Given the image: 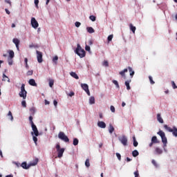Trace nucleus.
<instances>
[{
    "instance_id": "obj_13",
    "label": "nucleus",
    "mask_w": 177,
    "mask_h": 177,
    "mask_svg": "<svg viewBox=\"0 0 177 177\" xmlns=\"http://www.w3.org/2000/svg\"><path fill=\"white\" fill-rule=\"evenodd\" d=\"M12 41L15 44L17 50H19V45L20 44V40H19V39L15 38L12 39Z\"/></svg>"
},
{
    "instance_id": "obj_27",
    "label": "nucleus",
    "mask_w": 177,
    "mask_h": 177,
    "mask_svg": "<svg viewBox=\"0 0 177 177\" xmlns=\"http://www.w3.org/2000/svg\"><path fill=\"white\" fill-rule=\"evenodd\" d=\"M8 120H10V121H13V115L12 114V111H8Z\"/></svg>"
},
{
    "instance_id": "obj_63",
    "label": "nucleus",
    "mask_w": 177,
    "mask_h": 177,
    "mask_svg": "<svg viewBox=\"0 0 177 177\" xmlns=\"http://www.w3.org/2000/svg\"><path fill=\"white\" fill-rule=\"evenodd\" d=\"M93 41H92V40H90L88 41V45H93Z\"/></svg>"
},
{
    "instance_id": "obj_8",
    "label": "nucleus",
    "mask_w": 177,
    "mask_h": 177,
    "mask_svg": "<svg viewBox=\"0 0 177 177\" xmlns=\"http://www.w3.org/2000/svg\"><path fill=\"white\" fill-rule=\"evenodd\" d=\"M31 25L33 28H38V26H39L38 21H37V19H35L34 17L31 19Z\"/></svg>"
},
{
    "instance_id": "obj_60",
    "label": "nucleus",
    "mask_w": 177,
    "mask_h": 177,
    "mask_svg": "<svg viewBox=\"0 0 177 177\" xmlns=\"http://www.w3.org/2000/svg\"><path fill=\"white\" fill-rule=\"evenodd\" d=\"M24 62H25V64H28V59L25 58L24 59Z\"/></svg>"
},
{
    "instance_id": "obj_38",
    "label": "nucleus",
    "mask_w": 177,
    "mask_h": 177,
    "mask_svg": "<svg viewBox=\"0 0 177 177\" xmlns=\"http://www.w3.org/2000/svg\"><path fill=\"white\" fill-rule=\"evenodd\" d=\"M90 20H91V21H96V17H95L94 15H91L89 17Z\"/></svg>"
},
{
    "instance_id": "obj_55",
    "label": "nucleus",
    "mask_w": 177,
    "mask_h": 177,
    "mask_svg": "<svg viewBox=\"0 0 177 177\" xmlns=\"http://www.w3.org/2000/svg\"><path fill=\"white\" fill-rule=\"evenodd\" d=\"M75 27H80V26H81V24L80 22H78V21H76L75 23Z\"/></svg>"
},
{
    "instance_id": "obj_25",
    "label": "nucleus",
    "mask_w": 177,
    "mask_h": 177,
    "mask_svg": "<svg viewBox=\"0 0 177 177\" xmlns=\"http://www.w3.org/2000/svg\"><path fill=\"white\" fill-rule=\"evenodd\" d=\"M2 81H8V82H10V79L5 73L3 74V80Z\"/></svg>"
},
{
    "instance_id": "obj_32",
    "label": "nucleus",
    "mask_w": 177,
    "mask_h": 177,
    "mask_svg": "<svg viewBox=\"0 0 177 177\" xmlns=\"http://www.w3.org/2000/svg\"><path fill=\"white\" fill-rule=\"evenodd\" d=\"M79 142L80 141L78 140V138L73 139V146H78Z\"/></svg>"
},
{
    "instance_id": "obj_22",
    "label": "nucleus",
    "mask_w": 177,
    "mask_h": 177,
    "mask_svg": "<svg viewBox=\"0 0 177 177\" xmlns=\"http://www.w3.org/2000/svg\"><path fill=\"white\" fill-rule=\"evenodd\" d=\"M151 142L152 143H154V144L160 143V141H158V139H157V136H153L151 138Z\"/></svg>"
},
{
    "instance_id": "obj_43",
    "label": "nucleus",
    "mask_w": 177,
    "mask_h": 177,
    "mask_svg": "<svg viewBox=\"0 0 177 177\" xmlns=\"http://www.w3.org/2000/svg\"><path fill=\"white\" fill-rule=\"evenodd\" d=\"M110 110L112 113H115V108L114 107V106L111 105L110 107Z\"/></svg>"
},
{
    "instance_id": "obj_24",
    "label": "nucleus",
    "mask_w": 177,
    "mask_h": 177,
    "mask_svg": "<svg viewBox=\"0 0 177 177\" xmlns=\"http://www.w3.org/2000/svg\"><path fill=\"white\" fill-rule=\"evenodd\" d=\"M86 30L89 32V34H93V32H95V29H93V28L92 27H87Z\"/></svg>"
},
{
    "instance_id": "obj_3",
    "label": "nucleus",
    "mask_w": 177,
    "mask_h": 177,
    "mask_svg": "<svg viewBox=\"0 0 177 177\" xmlns=\"http://www.w3.org/2000/svg\"><path fill=\"white\" fill-rule=\"evenodd\" d=\"M158 135H159V136H160L164 147H167V143H168V140L167 139V137L165 136V133L164 131H162V130H160L158 132Z\"/></svg>"
},
{
    "instance_id": "obj_1",
    "label": "nucleus",
    "mask_w": 177,
    "mask_h": 177,
    "mask_svg": "<svg viewBox=\"0 0 177 177\" xmlns=\"http://www.w3.org/2000/svg\"><path fill=\"white\" fill-rule=\"evenodd\" d=\"M77 48L75 50V53L81 58L85 57L86 53L85 52V50L81 47V45L80 44H77Z\"/></svg>"
},
{
    "instance_id": "obj_20",
    "label": "nucleus",
    "mask_w": 177,
    "mask_h": 177,
    "mask_svg": "<svg viewBox=\"0 0 177 177\" xmlns=\"http://www.w3.org/2000/svg\"><path fill=\"white\" fill-rule=\"evenodd\" d=\"M29 84L32 86H37V83L35 82V80L34 79H30L29 80Z\"/></svg>"
},
{
    "instance_id": "obj_35",
    "label": "nucleus",
    "mask_w": 177,
    "mask_h": 177,
    "mask_svg": "<svg viewBox=\"0 0 177 177\" xmlns=\"http://www.w3.org/2000/svg\"><path fill=\"white\" fill-rule=\"evenodd\" d=\"M54 84H55V81L53 80H49V86H50V88H53Z\"/></svg>"
},
{
    "instance_id": "obj_31",
    "label": "nucleus",
    "mask_w": 177,
    "mask_h": 177,
    "mask_svg": "<svg viewBox=\"0 0 177 177\" xmlns=\"http://www.w3.org/2000/svg\"><path fill=\"white\" fill-rule=\"evenodd\" d=\"M9 57L10 59H13L15 57V52H13V50L9 51Z\"/></svg>"
},
{
    "instance_id": "obj_6",
    "label": "nucleus",
    "mask_w": 177,
    "mask_h": 177,
    "mask_svg": "<svg viewBox=\"0 0 177 177\" xmlns=\"http://www.w3.org/2000/svg\"><path fill=\"white\" fill-rule=\"evenodd\" d=\"M120 142L123 145V146H128V138L126 136H122L119 138Z\"/></svg>"
},
{
    "instance_id": "obj_52",
    "label": "nucleus",
    "mask_w": 177,
    "mask_h": 177,
    "mask_svg": "<svg viewBox=\"0 0 177 177\" xmlns=\"http://www.w3.org/2000/svg\"><path fill=\"white\" fill-rule=\"evenodd\" d=\"M135 177H139V171L136 170L134 172Z\"/></svg>"
},
{
    "instance_id": "obj_29",
    "label": "nucleus",
    "mask_w": 177,
    "mask_h": 177,
    "mask_svg": "<svg viewBox=\"0 0 177 177\" xmlns=\"http://www.w3.org/2000/svg\"><path fill=\"white\" fill-rule=\"evenodd\" d=\"M133 140L134 147H138V145H139V143L136 141V138L135 136L133 137Z\"/></svg>"
},
{
    "instance_id": "obj_64",
    "label": "nucleus",
    "mask_w": 177,
    "mask_h": 177,
    "mask_svg": "<svg viewBox=\"0 0 177 177\" xmlns=\"http://www.w3.org/2000/svg\"><path fill=\"white\" fill-rule=\"evenodd\" d=\"M6 177H13V175L10 174V175H8Z\"/></svg>"
},
{
    "instance_id": "obj_37",
    "label": "nucleus",
    "mask_w": 177,
    "mask_h": 177,
    "mask_svg": "<svg viewBox=\"0 0 177 177\" xmlns=\"http://www.w3.org/2000/svg\"><path fill=\"white\" fill-rule=\"evenodd\" d=\"M112 82L114 84V85H115L116 88H120V84L117 80H113Z\"/></svg>"
},
{
    "instance_id": "obj_23",
    "label": "nucleus",
    "mask_w": 177,
    "mask_h": 177,
    "mask_svg": "<svg viewBox=\"0 0 177 177\" xmlns=\"http://www.w3.org/2000/svg\"><path fill=\"white\" fill-rule=\"evenodd\" d=\"M130 30L132 31L133 34H135V31H136V27L133 26L132 24H129Z\"/></svg>"
},
{
    "instance_id": "obj_47",
    "label": "nucleus",
    "mask_w": 177,
    "mask_h": 177,
    "mask_svg": "<svg viewBox=\"0 0 177 177\" xmlns=\"http://www.w3.org/2000/svg\"><path fill=\"white\" fill-rule=\"evenodd\" d=\"M116 157L118 158L119 161H121V154H120L119 153H116Z\"/></svg>"
},
{
    "instance_id": "obj_36",
    "label": "nucleus",
    "mask_w": 177,
    "mask_h": 177,
    "mask_svg": "<svg viewBox=\"0 0 177 177\" xmlns=\"http://www.w3.org/2000/svg\"><path fill=\"white\" fill-rule=\"evenodd\" d=\"M30 112L31 113L32 115H34L35 114V107L30 108Z\"/></svg>"
},
{
    "instance_id": "obj_61",
    "label": "nucleus",
    "mask_w": 177,
    "mask_h": 177,
    "mask_svg": "<svg viewBox=\"0 0 177 177\" xmlns=\"http://www.w3.org/2000/svg\"><path fill=\"white\" fill-rule=\"evenodd\" d=\"M5 2H6V3H9V5H12V3H11L10 1H9V0H5Z\"/></svg>"
},
{
    "instance_id": "obj_14",
    "label": "nucleus",
    "mask_w": 177,
    "mask_h": 177,
    "mask_svg": "<svg viewBox=\"0 0 177 177\" xmlns=\"http://www.w3.org/2000/svg\"><path fill=\"white\" fill-rule=\"evenodd\" d=\"M97 127H99V128L104 129L106 128V123L103 121H98Z\"/></svg>"
},
{
    "instance_id": "obj_16",
    "label": "nucleus",
    "mask_w": 177,
    "mask_h": 177,
    "mask_svg": "<svg viewBox=\"0 0 177 177\" xmlns=\"http://www.w3.org/2000/svg\"><path fill=\"white\" fill-rule=\"evenodd\" d=\"M21 167H22L24 169H28L30 167V164L27 165V162H23L21 164Z\"/></svg>"
},
{
    "instance_id": "obj_42",
    "label": "nucleus",
    "mask_w": 177,
    "mask_h": 177,
    "mask_svg": "<svg viewBox=\"0 0 177 177\" xmlns=\"http://www.w3.org/2000/svg\"><path fill=\"white\" fill-rule=\"evenodd\" d=\"M32 120H33L32 116H30V117H29V121H30V125L34 124V122L32 121Z\"/></svg>"
},
{
    "instance_id": "obj_4",
    "label": "nucleus",
    "mask_w": 177,
    "mask_h": 177,
    "mask_svg": "<svg viewBox=\"0 0 177 177\" xmlns=\"http://www.w3.org/2000/svg\"><path fill=\"white\" fill-rule=\"evenodd\" d=\"M20 97L23 99H26L27 97V91H26V84H22L21 86V91L19 93Z\"/></svg>"
},
{
    "instance_id": "obj_51",
    "label": "nucleus",
    "mask_w": 177,
    "mask_h": 177,
    "mask_svg": "<svg viewBox=\"0 0 177 177\" xmlns=\"http://www.w3.org/2000/svg\"><path fill=\"white\" fill-rule=\"evenodd\" d=\"M21 106H23L24 107H27V104L26 101L24 100L21 102Z\"/></svg>"
},
{
    "instance_id": "obj_45",
    "label": "nucleus",
    "mask_w": 177,
    "mask_h": 177,
    "mask_svg": "<svg viewBox=\"0 0 177 177\" xmlns=\"http://www.w3.org/2000/svg\"><path fill=\"white\" fill-rule=\"evenodd\" d=\"M85 50L87 51V52H91V47L88 45H86L85 46Z\"/></svg>"
},
{
    "instance_id": "obj_57",
    "label": "nucleus",
    "mask_w": 177,
    "mask_h": 177,
    "mask_svg": "<svg viewBox=\"0 0 177 177\" xmlns=\"http://www.w3.org/2000/svg\"><path fill=\"white\" fill-rule=\"evenodd\" d=\"M53 104H54L55 107H57V101L56 100H55L53 101Z\"/></svg>"
},
{
    "instance_id": "obj_5",
    "label": "nucleus",
    "mask_w": 177,
    "mask_h": 177,
    "mask_svg": "<svg viewBox=\"0 0 177 177\" xmlns=\"http://www.w3.org/2000/svg\"><path fill=\"white\" fill-rule=\"evenodd\" d=\"M58 138L59 139H60L63 142H65L66 143H68V142H70V139L67 136H66V134L63 131H60L58 133Z\"/></svg>"
},
{
    "instance_id": "obj_40",
    "label": "nucleus",
    "mask_w": 177,
    "mask_h": 177,
    "mask_svg": "<svg viewBox=\"0 0 177 177\" xmlns=\"http://www.w3.org/2000/svg\"><path fill=\"white\" fill-rule=\"evenodd\" d=\"M149 78L150 84H151V85H154L156 82L153 81V77L151 76H149Z\"/></svg>"
},
{
    "instance_id": "obj_49",
    "label": "nucleus",
    "mask_w": 177,
    "mask_h": 177,
    "mask_svg": "<svg viewBox=\"0 0 177 177\" xmlns=\"http://www.w3.org/2000/svg\"><path fill=\"white\" fill-rule=\"evenodd\" d=\"M103 66H104L105 67H109V62L104 61Z\"/></svg>"
},
{
    "instance_id": "obj_48",
    "label": "nucleus",
    "mask_w": 177,
    "mask_h": 177,
    "mask_svg": "<svg viewBox=\"0 0 177 177\" xmlns=\"http://www.w3.org/2000/svg\"><path fill=\"white\" fill-rule=\"evenodd\" d=\"M26 74H27V75H32V74H34V71H28Z\"/></svg>"
},
{
    "instance_id": "obj_11",
    "label": "nucleus",
    "mask_w": 177,
    "mask_h": 177,
    "mask_svg": "<svg viewBox=\"0 0 177 177\" xmlns=\"http://www.w3.org/2000/svg\"><path fill=\"white\" fill-rule=\"evenodd\" d=\"M64 150H66L64 148H61V149H58L57 151L58 158H62L63 157V154L64 153Z\"/></svg>"
},
{
    "instance_id": "obj_12",
    "label": "nucleus",
    "mask_w": 177,
    "mask_h": 177,
    "mask_svg": "<svg viewBox=\"0 0 177 177\" xmlns=\"http://www.w3.org/2000/svg\"><path fill=\"white\" fill-rule=\"evenodd\" d=\"M125 73H128V68H124L123 71L119 73L120 75L124 78V80H127V76L125 75Z\"/></svg>"
},
{
    "instance_id": "obj_59",
    "label": "nucleus",
    "mask_w": 177,
    "mask_h": 177,
    "mask_svg": "<svg viewBox=\"0 0 177 177\" xmlns=\"http://www.w3.org/2000/svg\"><path fill=\"white\" fill-rule=\"evenodd\" d=\"M5 10H6V13H7V15H10V11H9V10H8V8H6Z\"/></svg>"
},
{
    "instance_id": "obj_2",
    "label": "nucleus",
    "mask_w": 177,
    "mask_h": 177,
    "mask_svg": "<svg viewBox=\"0 0 177 177\" xmlns=\"http://www.w3.org/2000/svg\"><path fill=\"white\" fill-rule=\"evenodd\" d=\"M163 127L166 131H167L168 132H171L173 136H175L176 138H177L176 127L174 126L172 128H171L170 127H168V125H167V124H164Z\"/></svg>"
},
{
    "instance_id": "obj_53",
    "label": "nucleus",
    "mask_w": 177,
    "mask_h": 177,
    "mask_svg": "<svg viewBox=\"0 0 177 177\" xmlns=\"http://www.w3.org/2000/svg\"><path fill=\"white\" fill-rule=\"evenodd\" d=\"M38 3H39V0H35V5L36 8H38Z\"/></svg>"
},
{
    "instance_id": "obj_9",
    "label": "nucleus",
    "mask_w": 177,
    "mask_h": 177,
    "mask_svg": "<svg viewBox=\"0 0 177 177\" xmlns=\"http://www.w3.org/2000/svg\"><path fill=\"white\" fill-rule=\"evenodd\" d=\"M36 53L38 63H42V62H44V59H42V53L37 50Z\"/></svg>"
},
{
    "instance_id": "obj_17",
    "label": "nucleus",
    "mask_w": 177,
    "mask_h": 177,
    "mask_svg": "<svg viewBox=\"0 0 177 177\" xmlns=\"http://www.w3.org/2000/svg\"><path fill=\"white\" fill-rule=\"evenodd\" d=\"M157 120L160 124H164V120H162V118H161L160 113L157 114Z\"/></svg>"
},
{
    "instance_id": "obj_54",
    "label": "nucleus",
    "mask_w": 177,
    "mask_h": 177,
    "mask_svg": "<svg viewBox=\"0 0 177 177\" xmlns=\"http://www.w3.org/2000/svg\"><path fill=\"white\" fill-rule=\"evenodd\" d=\"M74 95H75V93H74V91H71L68 94V96H70L71 97L74 96Z\"/></svg>"
},
{
    "instance_id": "obj_46",
    "label": "nucleus",
    "mask_w": 177,
    "mask_h": 177,
    "mask_svg": "<svg viewBox=\"0 0 177 177\" xmlns=\"http://www.w3.org/2000/svg\"><path fill=\"white\" fill-rule=\"evenodd\" d=\"M33 141L35 142V145H37V142H38V138H37V136H33L32 137Z\"/></svg>"
},
{
    "instance_id": "obj_34",
    "label": "nucleus",
    "mask_w": 177,
    "mask_h": 177,
    "mask_svg": "<svg viewBox=\"0 0 177 177\" xmlns=\"http://www.w3.org/2000/svg\"><path fill=\"white\" fill-rule=\"evenodd\" d=\"M85 165L87 168H89L91 167V163L89 162V158L86 159L85 161Z\"/></svg>"
},
{
    "instance_id": "obj_62",
    "label": "nucleus",
    "mask_w": 177,
    "mask_h": 177,
    "mask_svg": "<svg viewBox=\"0 0 177 177\" xmlns=\"http://www.w3.org/2000/svg\"><path fill=\"white\" fill-rule=\"evenodd\" d=\"M153 145H154V142H153V141H151L149 144V147H153Z\"/></svg>"
},
{
    "instance_id": "obj_26",
    "label": "nucleus",
    "mask_w": 177,
    "mask_h": 177,
    "mask_svg": "<svg viewBox=\"0 0 177 177\" xmlns=\"http://www.w3.org/2000/svg\"><path fill=\"white\" fill-rule=\"evenodd\" d=\"M155 151L156 154H162V149H160L159 147H156L155 149Z\"/></svg>"
},
{
    "instance_id": "obj_44",
    "label": "nucleus",
    "mask_w": 177,
    "mask_h": 177,
    "mask_svg": "<svg viewBox=\"0 0 177 177\" xmlns=\"http://www.w3.org/2000/svg\"><path fill=\"white\" fill-rule=\"evenodd\" d=\"M113 35H111L108 37V42H111L113 40Z\"/></svg>"
},
{
    "instance_id": "obj_28",
    "label": "nucleus",
    "mask_w": 177,
    "mask_h": 177,
    "mask_svg": "<svg viewBox=\"0 0 177 177\" xmlns=\"http://www.w3.org/2000/svg\"><path fill=\"white\" fill-rule=\"evenodd\" d=\"M89 104H95V97L91 96V97L89 98Z\"/></svg>"
},
{
    "instance_id": "obj_7",
    "label": "nucleus",
    "mask_w": 177,
    "mask_h": 177,
    "mask_svg": "<svg viewBox=\"0 0 177 177\" xmlns=\"http://www.w3.org/2000/svg\"><path fill=\"white\" fill-rule=\"evenodd\" d=\"M81 86L83 90L87 93L88 96H91V92L89 91V86L86 84H81Z\"/></svg>"
},
{
    "instance_id": "obj_18",
    "label": "nucleus",
    "mask_w": 177,
    "mask_h": 177,
    "mask_svg": "<svg viewBox=\"0 0 177 177\" xmlns=\"http://www.w3.org/2000/svg\"><path fill=\"white\" fill-rule=\"evenodd\" d=\"M128 70L130 73V77L131 78H133V75H135V71L131 68V66L128 67Z\"/></svg>"
},
{
    "instance_id": "obj_39",
    "label": "nucleus",
    "mask_w": 177,
    "mask_h": 177,
    "mask_svg": "<svg viewBox=\"0 0 177 177\" xmlns=\"http://www.w3.org/2000/svg\"><path fill=\"white\" fill-rule=\"evenodd\" d=\"M171 86H172L173 89H177L176 84H175V82H174V81L171 82Z\"/></svg>"
},
{
    "instance_id": "obj_50",
    "label": "nucleus",
    "mask_w": 177,
    "mask_h": 177,
    "mask_svg": "<svg viewBox=\"0 0 177 177\" xmlns=\"http://www.w3.org/2000/svg\"><path fill=\"white\" fill-rule=\"evenodd\" d=\"M55 149L57 151L62 149V148H60V144H57L55 146Z\"/></svg>"
},
{
    "instance_id": "obj_15",
    "label": "nucleus",
    "mask_w": 177,
    "mask_h": 177,
    "mask_svg": "<svg viewBox=\"0 0 177 177\" xmlns=\"http://www.w3.org/2000/svg\"><path fill=\"white\" fill-rule=\"evenodd\" d=\"M39 159L36 158L33 161L29 163L30 167H35L38 164Z\"/></svg>"
},
{
    "instance_id": "obj_41",
    "label": "nucleus",
    "mask_w": 177,
    "mask_h": 177,
    "mask_svg": "<svg viewBox=\"0 0 177 177\" xmlns=\"http://www.w3.org/2000/svg\"><path fill=\"white\" fill-rule=\"evenodd\" d=\"M58 60H59V57H57V55H55V57L53 59V62H54V63H57Z\"/></svg>"
},
{
    "instance_id": "obj_19",
    "label": "nucleus",
    "mask_w": 177,
    "mask_h": 177,
    "mask_svg": "<svg viewBox=\"0 0 177 177\" xmlns=\"http://www.w3.org/2000/svg\"><path fill=\"white\" fill-rule=\"evenodd\" d=\"M70 75L73 77V78H75V80H80L78 75H77V73H75V72H71Z\"/></svg>"
},
{
    "instance_id": "obj_56",
    "label": "nucleus",
    "mask_w": 177,
    "mask_h": 177,
    "mask_svg": "<svg viewBox=\"0 0 177 177\" xmlns=\"http://www.w3.org/2000/svg\"><path fill=\"white\" fill-rule=\"evenodd\" d=\"M151 162L153 165H154L155 167H157V162H156L154 160H152Z\"/></svg>"
},
{
    "instance_id": "obj_58",
    "label": "nucleus",
    "mask_w": 177,
    "mask_h": 177,
    "mask_svg": "<svg viewBox=\"0 0 177 177\" xmlns=\"http://www.w3.org/2000/svg\"><path fill=\"white\" fill-rule=\"evenodd\" d=\"M15 165H17V167L19 168L20 167H21V164L19 163V162H15Z\"/></svg>"
},
{
    "instance_id": "obj_30",
    "label": "nucleus",
    "mask_w": 177,
    "mask_h": 177,
    "mask_svg": "<svg viewBox=\"0 0 177 177\" xmlns=\"http://www.w3.org/2000/svg\"><path fill=\"white\" fill-rule=\"evenodd\" d=\"M132 156L133 157H138V156H139V151H138V150L133 151Z\"/></svg>"
},
{
    "instance_id": "obj_21",
    "label": "nucleus",
    "mask_w": 177,
    "mask_h": 177,
    "mask_svg": "<svg viewBox=\"0 0 177 177\" xmlns=\"http://www.w3.org/2000/svg\"><path fill=\"white\" fill-rule=\"evenodd\" d=\"M131 80H129L126 81L124 83L127 86V91H129L131 89V86H129V84H131Z\"/></svg>"
},
{
    "instance_id": "obj_33",
    "label": "nucleus",
    "mask_w": 177,
    "mask_h": 177,
    "mask_svg": "<svg viewBox=\"0 0 177 177\" xmlns=\"http://www.w3.org/2000/svg\"><path fill=\"white\" fill-rule=\"evenodd\" d=\"M109 131V133H113V132H114V127L110 124Z\"/></svg>"
},
{
    "instance_id": "obj_10",
    "label": "nucleus",
    "mask_w": 177,
    "mask_h": 177,
    "mask_svg": "<svg viewBox=\"0 0 177 177\" xmlns=\"http://www.w3.org/2000/svg\"><path fill=\"white\" fill-rule=\"evenodd\" d=\"M31 127H32V129L34 132L35 136H39V132L38 131V129L37 128V126L35 125V124H31Z\"/></svg>"
}]
</instances>
